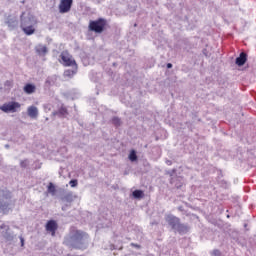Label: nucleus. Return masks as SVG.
Here are the masks:
<instances>
[{
  "instance_id": "nucleus-1",
  "label": "nucleus",
  "mask_w": 256,
  "mask_h": 256,
  "mask_svg": "<svg viewBox=\"0 0 256 256\" xmlns=\"http://www.w3.org/2000/svg\"><path fill=\"white\" fill-rule=\"evenodd\" d=\"M89 239V235L87 233L81 231L72 229L70 233L64 238V245H67V247H75L77 249H80L82 245H85Z\"/></svg>"
},
{
  "instance_id": "nucleus-2",
  "label": "nucleus",
  "mask_w": 256,
  "mask_h": 256,
  "mask_svg": "<svg viewBox=\"0 0 256 256\" xmlns=\"http://www.w3.org/2000/svg\"><path fill=\"white\" fill-rule=\"evenodd\" d=\"M35 25L37 20L31 14L23 13L21 16V29L25 35H33L35 33Z\"/></svg>"
},
{
  "instance_id": "nucleus-3",
  "label": "nucleus",
  "mask_w": 256,
  "mask_h": 256,
  "mask_svg": "<svg viewBox=\"0 0 256 256\" xmlns=\"http://www.w3.org/2000/svg\"><path fill=\"white\" fill-rule=\"evenodd\" d=\"M13 200H11V193L9 191H0V211L7 213L14 207Z\"/></svg>"
},
{
  "instance_id": "nucleus-4",
  "label": "nucleus",
  "mask_w": 256,
  "mask_h": 256,
  "mask_svg": "<svg viewBox=\"0 0 256 256\" xmlns=\"http://www.w3.org/2000/svg\"><path fill=\"white\" fill-rule=\"evenodd\" d=\"M60 57H61L60 63H62V65H64V67L77 68V62H75V59H73V56H71V54H69V52L63 51L61 53Z\"/></svg>"
},
{
  "instance_id": "nucleus-5",
  "label": "nucleus",
  "mask_w": 256,
  "mask_h": 256,
  "mask_svg": "<svg viewBox=\"0 0 256 256\" xmlns=\"http://www.w3.org/2000/svg\"><path fill=\"white\" fill-rule=\"evenodd\" d=\"M20 107L21 104H19L18 102H9L0 106V109L4 113H15Z\"/></svg>"
},
{
  "instance_id": "nucleus-6",
  "label": "nucleus",
  "mask_w": 256,
  "mask_h": 256,
  "mask_svg": "<svg viewBox=\"0 0 256 256\" xmlns=\"http://www.w3.org/2000/svg\"><path fill=\"white\" fill-rule=\"evenodd\" d=\"M104 27H105V22H103V19L92 21L89 24L90 30L95 31V33H101Z\"/></svg>"
},
{
  "instance_id": "nucleus-7",
  "label": "nucleus",
  "mask_w": 256,
  "mask_h": 256,
  "mask_svg": "<svg viewBox=\"0 0 256 256\" xmlns=\"http://www.w3.org/2000/svg\"><path fill=\"white\" fill-rule=\"evenodd\" d=\"M71 5H73V0H61L59 4L60 13H69L71 11Z\"/></svg>"
},
{
  "instance_id": "nucleus-8",
  "label": "nucleus",
  "mask_w": 256,
  "mask_h": 256,
  "mask_svg": "<svg viewBox=\"0 0 256 256\" xmlns=\"http://www.w3.org/2000/svg\"><path fill=\"white\" fill-rule=\"evenodd\" d=\"M166 221L169 225L172 226V229H179L180 224H179V218L169 215L166 217Z\"/></svg>"
},
{
  "instance_id": "nucleus-9",
  "label": "nucleus",
  "mask_w": 256,
  "mask_h": 256,
  "mask_svg": "<svg viewBox=\"0 0 256 256\" xmlns=\"http://www.w3.org/2000/svg\"><path fill=\"white\" fill-rule=\"evenodd\" d=\"M57 227V222L54 220H50L46 224V231H48V233H51L52 237H55V231H57Z\"/></svg>"
},
{
  "instance_id": "nucleus-10",
  "label": "nucleus",
  "mask_w": 256,
  "mask_h": 256,
  "mask_svg": "<svg viewBox=\"0 0 256 256\" xmlns=\"http://www.w3.org/2000/svg\"><path fill=\"white\" fill-rule=\"evenodd\" d=\"M0 229H4L6 232L3 234V237L6 241L11 242L13 239H15V235L13 233L8 232L9 231V226L2 224L0 226Z\"/></svg>"
},
{
  "instance_id": "nucleus-11",
  "label": "nucleus",
  "mask_w": 256,
  "mask_h": 256,
  "mask_svg": "<svg viewBox=\"0 0 256 256\" xmlns=\"http://www.w3.org/2000/svg\"><path fill=\"white\" fill-rule=\"evenodd\" d=\"M27 113L31 117V119H37V117H39V109H37L36 106H29L27 109Z\"/></svg>"
},
{
  "instance_id": "nucleus-12",
  "label": "nucleus",
  "mask_w": 256,
  "mask_h": 256,
  "mask_svg": "<svg viewBox=\"0 0 256 256\" xmlns=\"http://www.w3.org/2000/svg\"><path fill=\"white\" fill-rule=\"evenodd\" d=\"M35 51L40 57H43L47 55V46L39 44L35 47Z\"/></svg>"
},
{
  "instance_id": "nucleus-13",
  "label": "nucleus",
  "mask_w": 256,
  "mask_h": 256,
  "mask_svg": "<svg viewBox=\"0 0 256 256\" xmlns=\"http://www.w3.org/2000/svg\"><path fill=\"white\" fill-rule=\"evenodd\" d=\"M247 61V54L246 53H241L238 58H236V65L239 67L245 65V62Z\"/></svg>"
},
{
  "instance_id": "nucleus-14",
  "label": "nucleus",
  "mask_w": 256,
  "mask_h": 256,
  "mask_svg": "<svg viewBox=\"0 0 256 256\" xmlns=\"http://www.w3.org/2000/svg\"><path fill=\"white\" fill-rule=\"evenodd\" d=\"M36 87L33 84H26L24 86V91L27 93V95H31L35 91Z\"/></svg>"
},
{
  "instance_id": "nucleus-15",
  "label": "nucleus",
  "mask_w": 256,
  "mask_h": 256,
  "mask_svg": "<svg viewBox=\"0 0 256 256\" xmlns=\"http://www.w3.org/2000/svg\"><path fill=\"white\" fill-rule=\"evenodd\" d=\"M73 70L68 69L66 71H64V76L65 77H73V75H75V73H77V64H76V68L75 66H72Z\"/></svg>"
},
{
  "instance_id": "nucleus-16",
  "label": "nucleus",
  "mask_w": 256,
  "mask_h": 256,
  "mask_svg": "<svg viewBox=\"0 0 256 256\" xmlns=\"http://www.w3.org/2000/svg\"><path fill=\"white\" fill-rule=\"evenodd\" d=\"M133 198L134 199H141V197H143V191L141 190H135L133 193Z\"/></svg>"
},
{
  "instance_id": "nucleus-17",
  "label": "nucleus",
  "mask_w": 256,
  "mask_h": 256,
  "mask_svg": "<svg viewBox=\"0 0 256 256\" xmlns=\"http://www.w3.org/2000/svg\"><path fill=\"white\" fill-rule=\"evenodd\" d=\"M56 115H61L62 117H65L67 115V108L62 106L58 112H56Z\"/></svg>"
},
{
  "instance_id": "nucleus-18",
  "label": "nucleus",
  "mask_w": 256,
  "mask_h": 256,
  "mask_svg": "<svg viewBox=\"0 0 256 256\" xmlns=\"http://www.w3.org/2000/svg\"><path fill=\"white\" fill-rule=\"evenodd\" d=\"M55 191H56L55 185L50 182L48 185V193H51V195H55Z\"/></svg>"
},
{
  "instance_id": "nucleus-19",
  "label": "nucleus",
  "mask_w": 256,
  "mask_h": 256,
  "mask_svg": "<svg viewBox=\"0 0 256 256\" xmlns=\"http://www.w3.org/2000/svg\"><path fill=\"white\" fill-rule=\"evenodd\" d=\"M129 159L133 162V161H137V153L135 152V150H132L129 154Z\"/></svg>"
},
{
  "instance_id": "nucleus-20",
  "label": "nucleus",
  "mask_w": 256,
  "mask_h": 256,
  "mask_svg": "<svg viewBox=\"0 0 256 256\" xmlns=\"http://www.w3.org/2000/svg\"><path fill=\"white\" fill-rule=\"evenodd\" d=\"M7 24H8L9 27H17V20H14L12 22V24H11V21H8Z\"/></svg>"
},
{
  "instance_id": "nucleus-21",
  "label": "nucleus",
  "mask_w": 256,
  "mask_h": 256,
  "mask_svg": "<svg viewBox=\"0 0 256 256\" xmlns=\"http://www.w3.org/2000/svg\"><path fill=\"white\" fill-rule=\"evenodd\" d=\"M69 185H70L71 187H77L78 182H77V180H71V181L69 182Z\"/></svg>"
},
{
  "instance_id": "nucleus-22",
  "label": "nucleus",
  "mask_w": 256,
  "mask_h": 256,
  "mask_svg": "<svg viewBox=\"0 0 256 256\" xmlns=\"http://www.w3.org/2000/svg\"><path fill=\"white\" fill-rule=\"evenodd\" d=\"M114 125H121V120L119 118H113Z\"/></svg>"
},
{
  "instance_id": "nucleus-23",
  "label": "nucleus",
  "mask_w": 256,
  "mask_h": 256,
  "mask_svg": "<svg viewBox=\"0 0 256 256\" xmlns=\"http://www.w3.org/2000/svg\"><path fill=\"white\" fill-rule=\"evenodd\" d=\"M21 167H27L29 165V162L27 160L21 161L20 162Z\"/></svg>"
},
{
  "instance_id": "nucleus-24",
  "label": "nucleus",
  "mask_w": 256,
  "mask_h": 256,
  "mask_svg": "<svg viewBox=\"0 0 256 256\" xmlns=\"http://www.w3.org/2000/svg\"><path fill=\"white\" fill-rule=\"evenodd\" d=\"M19 239H20L21 247H25V238H23V236H20Z\"/></svg>"
},
{
  "instance_id": "nucleus-25",
  "label": "nucleus",
  "mask_w": 256,
  "mask_h": 256,
  "mask_svg": "<svg viewBox=\"0 0 256 256\" xmlns=\"http://www.w3.org/2000/svg\"><path fill=\"white\" fill-rule=\"evenodd\" d=\"M171 67H173V64L168 63V64H167V68H168V69H171Z\"/></svg>"
},
{
  "instance_id": "nucleus-26",
  "label": "nucleus",
  "mask_w": 256,
  "mask_h": 256,
  "mask_svg": "<svg viewBox=\"0 0 256 256\" xmlns=\"http://www.w3.org/2000/svg\"><path fill=\"white\" fill-rule=\"evenodd\" d=\"M166 164H167V165H172V162H171L170 160H167V161H166Z\"/></svg>"
},
{
  "instance_id": "nucleus-27",
  "label": "nucleus",
  "mask_w": 256,
  "mask_h": 256,
  "mask_svg": "<svg viewBox=\"0 0 256 256\" xmlns=\"http://www.w3.org/2000/svg\"><path fill=\"white\" fill-rule=\"evenodd\" d=\"M1 89H3V88L0 86V91H1Z\"/></svg>"
}]
</instances>
